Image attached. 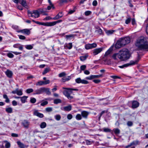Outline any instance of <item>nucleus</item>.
Here are the masks:
<instances>
[{"label": "nucleus", "mask_w": 148, "mask_h": 148, "mask_svg": "<svg viewBox=\"0 0 148 148\" xmlns=\"http://www.w3.org/2000/svg\"><path fill=\"white\" fill-rule=\"evenodd\" d=\"M34 114L41 118H43L44 116V115L43 114L39 112L37 110H35L34 111Z\"/></svg>", "instance_id": "12"}, {"label": "nucleus", "mask_w": 148, "mask_h": 148, "mask_svg": "<svg viewBox=\"0 0 148 148\" xmlns=\"http://www.w3.org/2000/svg\"><path fill=\"white\" fill-rule=\"evenodd\" d=\"M36 101V99L35 98H31L30 99V102L32 103H34Z\"/></svg>", "instance_id": "51"}, {"label": "nucleus", "mask_w": 148, "mask_h": 148, "mask_svg": "<svg viewBox=\"0 0 148 148\" xmlns=\"http://www.w3.org/2000/svg\"><path fill=\"white\" fill-rule=\"evenodd\" d=\"M81 83L84 84H87L88 83V82L85 80L82 79Z\"/></svg>", "instance_id": "56"}, {"label": "nucleus", "mask_w": 148, "mask_h": 148, "mask_svg": "<svg viewBox=\"0 0 148 148\" xmlns=\"http://www.w3.org/2000/svg\"><path fill=\"white\" fill-rule=\"evenodd\" d=\"M20 3L23 7L26 8H28V6L27 5L26 0H21Z\"/></svg>", "instance_id": "20"}, {"label": "nucleus", "mask_w": 148, "mask_h": 148, "mask_svg": "<svg viewBox=\"0 0 148 148\" xmlns=\"http://www.w3.org/2000/svg\"><path fill=\"white\" fill-rule=\"evenodd\" d=\"M105 62V64L107 65H109L110 64V62L109 60L108 59H106L104 60Z\"/></svg>", "instance_id": "52"}, {"label": "nucleus", "mask_w": 148, "mask_h": 148, "mask_svg": "<svg viewBox=\"0 0 148 148\" xmlns=\"http://www.w3.org/2000/svg\"><path fill=\"white\" fill-rule=\"evenodd\" d=\"M17 32H21L22 33L27 35H29L30 34V30L27 29L21 30L18 31Z\"/></svg>", "instance_id": "8"}, {"label": "nucleus", "mask_w": 148, "mask_h": 148, "mask_svg": "<svg viewBox=\"0 0 148 148\" xmlns=\"http://www.w3.org/2000/svg\"><path fill=\"white\" fill-rule=\"evenodd\" d=\"M66 47L69 49H71L72 47V44L71 43H69L66 45Z\"/></svg>", "instance_id": "38"}, {"label": "nucleus", "mask_w": 148, "mask_h": 148, "mask_svg": "<svg viewBox=\"0 0 148 148\" xmlns=\"http://www.w3.org/2000/svg\"><path fill=\"white\" fill-rule=\"evenodd\" d=\"M3 97L4 98L6 99L5 100V102L6 103H8L10 102V100L8 98L7 96L6 95H3Z\"/></svg>", "instance_id": "34"}, {"label": "nucleus", "mask_w": 148, "mask_h": 148, "mask_svg": "<svg viewBox=\"0 0 148 148\" xmlns=\"http://www.w3.org/2000/svg\"><path fill=\"white\" fill-rule=\"evenodd\" d=\"M54 117L58 121L60 120L61 119V116L59 114H57L54 116Z\"/></svg>", "instance_id": "35"}, {"label": "nucleus", "mask_w": 148, "mask_h": 148, "mask_svg": "<svg viewBox=\"0 0 148 148\" xmlns=\"http://www.w3.org/2000/svg\"><path fill=\"white\" fill-rule=\"evenodd\" d=\"M82 81V79L80 78H78L75 80L76 82L78 84L81 83Z\"/></svg>", "instance_id": "43"}, {"label": "nucleus", "mask_w": 148, "mask_h": 148, "mask_svg": "<svg viewBox=\"0 0 148 148\" xmlns=\"http://www.w3.org/2000/svg\"><path fill=\"white\" fill-rule=\"evenodd\" d=\"M66 75V74L64 72H62L59 74V77H63Z\"/></svg>", "instance_id": "53"}, {"label": "nucleus", "mask_w": 148, "mask_h": 148, "mask_svg": "<svg viewBox=\"0 0 148 148\" xmlns=\"http://www.w3.org/2000/svg\"><path fill=\"white\" fill-rule=\"evenodd\" d=\"M47 125L46 123L45 122H43L41 123L40 125V127L41 128L43 129L45 128Z\"/></svg>", "instance_id": "31"}, {"label": "nucleus", "mask_w": 148, "mask_h": 148, "mask_svg": "<svg viewBox=\"0 0 148 148\" xmlns=\"http://www.w3.org/2000/svg\"><path fill=\"white\" fill-rule=\"evenodd\" d=\"M117 57L118 58V53L114 54L112 56V58L114 60H117Z\"/></svg>", "instance_id": "42"}, {"label": "nucleus", "mask_w": 148, "mask_h": 148, "mask_svg": "<svg viewBox=\"0 0 148 148\" xmlns=\"http://www.w3.org/2000/svg\"><path fill=\"white\" fill-rule=\"evenodd\" d=\"M97 46V45L96 43H93L91 44H86L85 45V47L86 49H89L95 48Z\"/></svg>", "instance_id": "7"}, {"label": "nucleus", "mask_w": 148, "mask_h": 148, "mask_svg": "<svg viewBox=\"0 0 148 148\" xmlns=\"http://www.w3.org/2000/svg\"><path fill=\"white\" fill-rule=\"evenodd\" d=\"M75 118L77 120H81L82 119V116L81 114H77Z\"/></svg>", "instance_id": "33"}, {"label": "nucleus", "mask_w": 148, "mask_h": 148, "mask_svg": "<svg viewBox=\"0 0 148 148\" xmlns=\"http://www.w3.org/2000/svg\"><path fill=\"white\" fill-rule=\"evenodd\" d=\"M5 74L8 77L10 78L12 75V73L11 71L7 70L5 72Z\"/></svg>", "instance_id": "22"}, {"label": "nucleus", "mask_w": 148, "mask_h": 148, "mask_svg": "<svg viewBox=\"0 0 148 148\" xmlns=\"http://www.w3.org/2000/svg\"><path fill=\"white\" fill-rule=\"evenodd\" d=\"M27 97L26 96H24L21 97V101L22 103H24L26 100Z\"/></svg>", "instance_id": "26"}, {"label": "nucleus", "mask_w": 148, "mask_h": 148, "mask_svg": "<svg viewBox=\"0 0 148 148\" xmlns=\"http://www.w3.org/2000/svg\"><path fill=\"white\" fill-rule=\"evenodd\" d=\"M59 3L60 4H61L64 3H66L67 2V0H59Z\"/></svg>", "instance_id": "62"}, {"label": "nucleus", "mask_w": 148, "mask_h": 148, "mask_svg": "<svg viewBox=\"0 0 148 148\" xmlns=\"http://www.w3.org/2000/svg\"><path fill=\"white\" fill-rule=\"evenodd\" d=\"M138 142H133L131 143L130 144V145H128L127 146H126V148H127L129 147H130L131 146L133 145H136L137 144Z\"/></svg>", "instance_id": "37"}, {"label": "nucleus", "mask_w": 148, "mask_h": 148, "mask_svg": "<svg viewBox=\"0 0 148 148\" xmlns=\"http://www.w3.org/2000/svg\"><path fill=\"white\" fill-rule=\"evenodd\" d=\"M130 39L129 37L121 38L117 41L115 45V47L116 49L120 48L130 43Z\"/></svg>", "instance_id": "2"}, {"label": "nucleus", "mask_w": 148, "mask_h": 148, "mask_svg": "<svg viewBox=\"0 0 148 148\" xmlns=\"http://www.w3.org/2000/svg\"><path fill=\"white\" fill-rule=\"evenodd\" d=\"M5 111L8 113H11L13 112V109L9 107L5 108Z\"/></svg>", "instance_id": "24"}, {"label": "nucleus", "mask_w": 148, "mask_h": 148, "mask_svg": "<svg viewBox=\"0 0 148 148\" xmlns=\"http://www.w3.org/2000/svg\"><path fill=\"white\" fill-rule=\"evenodd\" d=\"M40 14L37 10H34L32 12V17L36 18L39 16Z\"/></svg>", "instance_id": "11"}, {"label": "nucleus", "mask_w": 148, "mask_h": 148, "mask_svg": "<svg viewBox=\"0 0 148 148\" xmlns=\"http://www.w3.org/2000/svg\"><path fill=\"white\" fill-rule=\"evenodd\" d=\"M91 12L90 11H87L85 12V14L86 16H88L90 14Z\"/></svg>", "instance_id": "59"}, {"label": "nucleus", "mask_w": 148, "mask_h": 148, "mask_svg": "<svg viewBox=\"0 0 148 148\" xmlns=\"http://www.w3.org/2000/svg\"><path fill=\"white\" fill-rule=\"evenodd\" d=\"M86 68V65H82L81 66H80V73H81L82 71H84Z\"/></svg>", "instance_id": "41"}, {"label": "nucleus", "mask_w": 148, "mask_h": 148, "mask_svg": "<svg viewBox=\"0 0 148 148\" xmlns=\"http://www.w3.org/2000/svg\"><path fill=\"white\" fill-rule=\"evenodd\" d=\"M101 75H91L89 77H87L86 79L88 80H91L92 79L99 77Z\"/></svg>", "instance_id": "14"}, {"label": "nucleus", "mask_w": 148, "mask_h": 148, "mask_svg": "<svg viewBox=\"0 0 148 148\" xmlns=\"http://www.w3.org/2000/svg\"><path fill=\"white\" fill-rule=\"evenodd\" d=\"M63 16V15L62 14V12H60L58 14H57L53 18V20H57L58 19L61 18Z\"/></svg>", "instance_id": "19"}, {"label": "nucleus", "mask_w": 148, "mask_h": 148, "mask_svg": "<svg viewBox=\"0 0 148 148\" xmlns=\"http://www.w3.org/2000/svg\"><path fill=\"white\" fill-rule=\"evenodd\" d=\"M45 110L47 112H51L52 110V108L51 107L47 108L45 109Z\"/></svg>", "instance_id": "45"}, {"label": "nucleus", "mask_w": 148, "mask_h": 148, "mask_svg": "<svg viewBox=\"0 0 148 148\" xmlns=\"http://www.w3.org/2000/svg\"><path fill=\"white\" fill-rule=\"evenodd\" d=\"M102 50V48L95 49L93 50V54L94 56H95L100 53Z\"/></svg>", "instance_id": "9"}, {"label": "nucleus", "mask_w": 148, "mask_h": 148, "mask_svg": "<svg viewBox=\"0 0 148 148\" xmlns=\"http://www.w3.org/2000/svg\"><path fill=\"white\" fill-rule=\"evenodd\" d=\"M71 79V77L70 76H68L67 77H64L62 78L61 80L62 82H65Z\"/></svg>", "instance_id": "23"}, {"label": "nucleus", "mask_w": 148, "mask_h": 148, "mask_svg": "<svg viewBox=\"0 0 148 148\" xmlns=\"http://www.w3.org/2000/svg\"><path fill=\"white\" fill-rule=\"evenodd\" d=\"M136 45L140 50L146 49L148 48L147 39L143 36L140 37L138 39Z\"/></svg>", "instance_id": "1"}, {"label": "nucleus", "mask_w": 148, "mask_h": 148, "mask_svg": "<svg viewBox=\"0 0 148 148\" xmlns=\"http://www.w3.org/2000/svg\"><path fill=\"white\" fill-rule=\"evenodd\" d=\"M63 88L66 89L64 91L63 94L66 96L68 99H73V97L70 95L72 93L71 89L69 88L67 89L66 88L64 87Z\"/></svg>", "instance_id": "5"}, {"label": "nucleus", "mask_w": 148, "mask_h": 148, "mask_svg": "<svg viewBox=\"0 0 148 148\" xmlns=\"http://www.w3.org/2000/svg\"><path fill=\"white\" fill-rule=\"evenodd\" d=\"M130 55L128 50L123 49L118 53V58L121 60H125L130 58Z\"/></svg>", "instance_id": "3"}, {"label": "nucleus", "mask_w": 148, "mask_h": 148, "mask_svg": "<svg viewBox=\"0 0 148 148\" xmlns=\"http://www.w3.org/2000/svg\"><path fill=\"white\" fill-rule=\"evenodd\" d=\"M49 71V69L48 68H45L44 71L42 72L43 75H44L47 73Z\"/></svg>", "instance_id": "49"}, {"label": "nucleus", "mask_w": 148, "mask_h": 148, "mask_svg": "<svg viewBox=\"0 0 148 148\" xmlns=\"http://www.w3.org/2000/svg\"><path fill=\"white\" fill-rule=\"evenodd\" d=\"M33 45H27L25 46V48L29 50L32 49L33 48Z\"/></svg>", "instance_id": "32"}, {"label": "nucleus", "mask_w": 148, "mask_h": 148, "mask_svg": "<svg viewBox=\"0 0 148 148\" xmlns=\"http://www.w3.org/2000/svg\"><path fill=\"white\" fill-rule=\"evenodd\" d=\"M71 109L72 106L71 105H69L64 107L62 110L64 111H69L71 110Z\"/></svg>", "instance_id": "18"}, {"label": "nucleus", "mask_w": 148, "mask_h": 148, "mask_svg": "<svg viewBox=\"0 0 148 148\" xmlns=\"http://www.w3.org/2000/svg\"><path fill=\"white\" fill-rule=\"evenodd\" d=\"M62 22V20H60L55 21L52 22H49V26H54L56 25L57 23H60Z\"/></svg>", "instance_id": "16"}, {"label": "nucleus", "mask_w": 148, "mask_h": 148, "mask_svg": "<svg viewBox=\"0 0 148 148\" xmlns=\"http://www.w3.org/2000/svg\"><path fill=\"white\" fill-rule=\"evenodd\" d=\"M47 9L46 8H44L42 9H41L40 10V12L41 13H43V14L45 15H47V14L45 13V12H46Z\"/></svg>", "instance_id": "30"}, {"label": "nucleus", "mask_w": 148, "mask_h": 148, "mask_svg": "<svg viewBox=\"0 0 148 148\" xmlns=\"http://www.w3.org/2000/svg\"><path fill=\"white\" fill-rule=\"evenodd\" d=\"M43 81H39L37 82L36 85L37 86H42L44 84Z\"/></svg>", "instance_id": "40"}, {"label": "nucleus", "mask_w": 148, "mask_h": 148, "mask_svg": "<svg viewBox=\"0 0 148 148\" xmlns=\"http://www.w3.org/2000/svg\"><path fill=\"white\" fill-rule=\"evenodd\" d=\"M12 104L13 106H16L17 105V102L15 100L12 101Z\"/></svg>", "instance_id": "64"}, {"label": "nucleus", "mask_w": 148, "mask_h": 148, "mask_svg": "<svg viewBox=\"0 0 148 148\" xmlns=\"http://www.w3.org/2000/svg\"><path fill=\"white\" fill-rule=\"evenodd\" d=\"M22 125L24 127L28 129L30 125V122L27 120H24L21 122Z\"/></svg>", "instance_id": "6"}, {"label": "nucleus", "mask_w": 148, "mask_h": 148, "mask_svg": "<svg viewBox=\"0 0 148 148\" xmlns=\"http://www.w3.org/2000/svg\"><path fill=\"white\" fill-rule=\"evenodd\" d=\"M81 114L82 117L86 119L87 118L89 114V112L85 111H83L81 112Z\"/></svg>", "instance_id": "10"}, {"label": "nucleus", "mask_w": 148, "mask_h": 148, "mask_svg": "<svg viewBox=\"0 0 148 148\" xmlns=\"http://www.w3.org/2000/svg\"><path fill=\"white\" fill-rule=\"evenodd\" d=\"M5 143V147L6 148H10V143L7 141L5 140L3 141Z\"/></svg>", "instance_id": "25"}, {"label": "nucleus", "mask_w": 148, "mask_h": 148, "mask_svg": "<svg viewBox=\"0 0 148 148\" xmlns=\"http://www.w3.org/2000/svg\"><path fill=\"white\" fill-rule=\"evenodd\" d=\"M48 103V101H45L42 102L41 103L40 105L42 106H44L45 105H47Z\"/></svg>", "instance_id": "47"}, {"label": "nucleus", "mask_w": 148, "mask_h": 148, "mask_svg": "<svg viewBox=\"0 0 148 148\" xmlns=\"http://www.w3.org/2000/svg\"><path fill=\"white\" fill-rule=\"evenodd\" d=\"M35 94H40L43 93V88L36 90L34 91Z\"/></svg>", "instance_id": "21"}, {"label": "nucleus", "mask_w": 148, "mask_h": 148, "mask_svg": "<svg viewBox=\"0 0 148 148\" xmlns=\"http://www.w3.org/2000/svg\"><path fill=\"white\" fill-rule=\"evenodd\" d=\"M34 22L35 23L37 24L40 25H43L45 26H49V22H47V23H43V22H40L39 21H34Z\"/></svg>", "instance_id": "17"}, {"label": "nucleus", "mask_w": 148, "mask_h": 148, "mask_svg": "<svg viewBox=\"0 0 148 148\" xmlns=\"http://www.w3.org/2000/svg\"><path fill=\"white\" fill-rule=\"evenodd\" d=\"M95 32H97L99 35H101L102 34V31L101 29H99L98 30L96 31Z\"/></svg>", "instance_id": "48"}, {"label": "nucleus", "mask_w": 148, "mask_h": 148, "mask_svg": "<svg viewBox=\"0 0 148 148\" xmlns=\"http://www.w3.org/2000/svg\"><path fill=\"white\" fill-rule=\"evenodd\" d=\"M33 91V90L32 88L28 89L26 90V92L28 93H29L31 92H32Z\"/></svg>", "instance_id": "54"}, {"label": "nucleus", "mask_w": 148, "mask_h": 148, "mask_svg": "<svg viewBox=\"0 0 148 148\" xmlns=\"http://www.w3.org/2000/svg\"><path fill=\"white\" fill-rule=\"evenodd\" d=\"M111 52V51L110 50H108L105 53L104 56L106 57L108 56V55L110 54Z\"/></svg>", "instance_id": "46"}, {"label": "nucleus", "mask_w": 148, "mask_h": 148, "mask_svg": "<svg viewBox=\"0 0 148 148\" xmlns=\"http://www.w3.org/2000/svg\"><path fill=\"white\" fill-rule=\"evenodd\" d=\"M139 60L140 58H138L136 60H135L131 61L129 63L126 64L122 66H119L118 67L121 69H123L124 67H127L129 66L134 65L138 63Z\"/></svg>", "instance_id": "4"}, {"label": "nucleus", "mask_w": 148, "mask_h": 148, "mask_svg": "<svg viewBox=\"0 0 148 148\" xmlns=\"http://www.w3.org/2000/svg\"><path fill=\"white\" fill-rule=\"evenodd\" d=\"M139 103L136 101H134L132 102V108H136L138 107Z\"/></svg>", "instance_id": "13"}, {"label": "nucleus", "mask_w": 148, "mask_h": 148, "mask_svg": "<svg viewBox=\"0 0 148 148\" xmlns=\"http://www.w3.org/2000/svg\"><path fill=\"white\" fill-rule=\"evenodd\" d=\"M17 94L19 96L22 95L23 94L22 91L21 90H19L18 89L17 91Z\"/></svg>", "instance_id": "57"}, {"label": "nucleus", "mask_w": 148, "mask_h": 148, "mask_svg": "<svg viewBox=\"0 0 148 148\" xmlns=\"http://www.w3.org/2000/svg\"><path fill=\"white\" fill-rule=\"evenodd\" d=\"M103 131L105 132H110L111 131V130L108 128H104L103 129Z\"/></svg>", "instance_id": "44"}, {"label": "nucleus", "mask_w": 148, "mask_h": 148, "mask_svg": "<svg viewBox=\"0 0 148 148\" xmlns=\"http://www.w3.org/2000/svg\"><path fill=\"white\" fill-rule=\"evenodd\" d=\"M113 131L116 135H117L120 133V130L118 128L114 129Z\"/></svg>", "instance_id": "28"}, {"label": "nucleus", "mask_w": 148, "mask_h": 148, "mask_svg": "<svg viewBox=\"0 0 148 148\" xmlns=\"http://www.w3.org/2000/svg\"><path fill=\"white\" fill-rule=\"evenodd\" d=\"M114 32V31L113 30H109L107 31L106 33L108 35H109L113 34Z\"/></svg>", "instance_id": "36"}, {"label": "nucleus", "mask_w": 148, "mask_h": 148, "mask_svg": "<svg viewBox=\"0 0 148 148\" xmlns=\"http://www.w3.org/2000/svg\"><path fill=\"white\" fill-rule=\"evenodd\" d=\"M72 117L73 116L71 114H69L67 116V118L69 120L71 119Z\"/></svg>", "instance_id": "60"}, {"label": "nucleus", "mask_w": 148, "mask_h": 148, "mask_svg": "<svg viewBox=\"0 0 148 148\" xmlns=\"http://www.w3.org/2000/svg\"><path fill=\"white\" fill-rule=\"evenodd\" d=\"M131 18H128L125 21V23L126 24H128L130 22Z\"/></svg>", "instance_id": "50"}, {"label": "nucleus", "mask_w": 148, "mask_h": 148, "mask_svg": "<svg viewBox=\"0 0 148 148\" xmlns=\"http://www.w3.org/2000/svg\"><path fill=\"white\" fill-rule=\"evenodd\" d=\"M127 125L128 126H131L133 125V123L131 121H128L127 123Z\"/></svg>", "instance_id": "55"}, {"label": "nucleus", "mask_w": 148, "mask_h": 148, "mask_svg": "<svg viewBox=\"0 0 148 148\" xmlns=\"http://www.w3.org/2000/svg\"><path fill=\"white\" fill-rule=\"evenodd\" d=\"M43 92H45L48 95H51L50 89L49 88H43Z\"/></svg>", "instance_id": "15"}, {"label": "nucleus", "mask_w": 148, "mask_h": 148, "mask_svg": "<svg viewBox=\"0 0 148 148\" xmlns=\"http://www.w3.org/2000/svg\"><path fill=\"white\" fill-rule=\"evenodd\" d=\"M85 141L86 144L87 145H90L92 143V142L88 140H86Z\"/></svg>", "instance_id": "63"}, {"label": "nucleus", "mask_w": 148, "mask_h": 148, "mask_svg": "<svg viewBox=\"0 0 148 148\" xmlns=\"http://www.w3.org/2000/svg\"><path fill=\"white\" fill-rule=\"evenodd\" d=\"M8 56L10 58H12L14 57V55L11 53H9L7 54Z\"/></svg>", "instance_id": "61"}, {"label": "nucleus", "mask_w": 148, "mask_h": 148, "mask_svg": "<svg viewBox=\"0 0 148 148\" xmlns=\"http://www.w3.org/2000/svg\"><path fill=\"white\" fill-rule=\"evenodd\" d=\"M87 57L88 56H82L80 57V59L81 61H84L86 60Z\"/></svg>", "instance_id": "39"}, {"label": "nucleus", "mask_w": 148, "mask_h": 148, "mask_svg": "<svg viewBox=\"0 0 148 148\" xmlns=\"http://www.w3.org/2000/svg\"><path fill=\"white\" fill-rule=\"evenodd\" d=\"M17 143L19 147L21 148H25V146L21 142L19 141H17Z\"/></svg>", "instance_id": "27"}, {"label": "nucleus", "mask_w": 148, "mask_h": 148, "mask_svg": "<svg viewBox=\"0 0 148 148\" xmlns=\"http://www.w3.org/2000/svg\"><path fill=\"white\" fill-rule=\"evenodd\" d=\"M62 102L61 100L60 99H57L54 100L53 103L55 104H57L61 103Z\"/></svg>", "instance_id": "29"}, {"label": "nucleus", "mask_w": 148, "mask_h": 148, "mask_svg": "<svg viewBox=\"0 0 148 148\" xmlns=\"http://www.w3.org/2000/svg\"><path fill=\"white\" fill-rule=\"evenodd\" d=\"M20 39L21 40H24L25 39V37L23 36L22 35H18Z\"/></svg>", "instance_id": "58"}]
</instances>
